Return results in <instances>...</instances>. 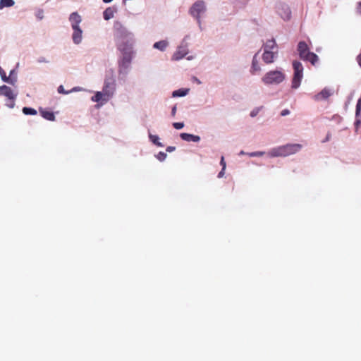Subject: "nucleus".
Here are the masks:
<instances>
[{
  "instance_id": "f257e3e1",
  "label": "nucleus",
  "mask_w": 361,
  "mask_h": 361,
  "mask_svg": "<svg viewBox=\"0 0 361 361\" xmlns=\"http://www.w3.org/2000/svg\"><path fill=\"white\" fill-rule=\"evenodd\" d=\"M116 30V35L121 39L118 44V49L121 52L122 59L120 66L126 68L131 62L134 52L133 45L134 43L133 35L128 32L118 23H114V30ZM116 33L114 32V35Z\"/></svg>"
},
{
  "instance_id": "f03ea898",
  "label": "nucleus",
  "mask_w": 361,
  "mask_h": 361,
  "mask_svg": "<svg viewBox=\"0 0 361 361\" xmlns=\"http://www.w3.org/2000/svg\"><path fill=\"white\" fill-rule=\"evenodd\" d=\"M302 147L300 144H287L272 148L268 152V155L270 157H288L298 152Z\"/></svg>"
},
{
  "instance_id": "7ed1b4c3",
  "label": "nucleus",
  "mask_w": 361,
  "mask_h": 361,
  "mask_svg": "<svg viewBox=\"0 0 361 361\" xmlns=\"http://www.w3.org/2000/svg\"><path fill=\"white\" fill-rule=\"evenodd\" d=\"M297 51L302 60L310 62L312 66H315L319 61L318 56L310 51L307 43L304 41H301L298 43Z\"/></svg>"
},
{
  "instance_id": "20e7f679",
  "label": "nucleus",
  "mask_w": 361,
  "mask_h": 361,
  "mask_svg": "<svg viewBox=\"0 0 361 361\" xmlns=\"http://www.w3.org/2000/svg\"><path fill=\"white\" fill-rule=\"evenodd\" d=\"M207 11L206 3L202 0L195 1L189 9V14L192 16L197 21L200 30H202V15Z\"/></svg>"
},
{
  "instance_id": "39448f33",
  "label": "nucleus",
  "mask_w": 361,
  "mask_h": 361,
  "mask_svg": "<svg viewBox=\"0 0 361 361\" xmlns=\"http://www.w3.org/2000/svg\"><path fill=\"white\" fill-rule=\"evenodd\" d=\"M276 13L285 21L291 18V10L288 4L284 1H279L275 4Z\"/></svg>"
},
{
  "instance_id": "423d86ee",
  "label": "nucleus",
  "mask_w": 361,
  "mask_h": 361,
  "mask_svg": "<svg viewBox=\"0 0 361 361\" xmlns=\"http://www.w3.org/2000/svg\"><path fill=\"white\" fill-rule=\"evenodd\" d=\"M265 84H279L284 80L283 74L279 71H271L263 78Z\"/></svg>"
},
{
  "instance_id": "0eeeda50",
  "label": "nucleus",
  "mask_w": 361,
  "mask_h": 361,
  "mask_svg": "<svg viewBox=\"0 0 361 361\" xmlns=\"http://www.w3.org/2000/svg\"><path fill=\"white\" fill-rule=\"evenodd\" d=\"M0 94L6 97L9 100H11V104H7L9 108H13L15 106V99L16 95L13 92L11 87L6 85H2L0 87Z\"/></svg>"
},
{
  "instance_id": "6e6552de",
  "label": "nucleus",
  "mask_w": 361,
  "mask_h": 361,
  "mask_svg": "<svg viewBox=\"0 0 361 361\" xmlns=\"http://www.w3.org/2000/svg\"><path fill=\"white\" fill-rule=\"evenodd\" d=\"M109 94L107 93L106 90L104 89L103 92H97L96 94L92 97V101L99 103V105H103L109 99Z\"/></svg>"
},
{
  "instance_id": "1a4fd4ad",
  "label": "nucleus",
  "mask_w": 361,
  "mask_h": 361,
  "mask_svg": "<svg viewBox=\"0 0 361 361\" xmlns=\"http://www.w3.org/2000/svg\"><path fill=\"white\" fill-rule=\"evenodd\" d=\"M15 69H11L10 71V74L8 76H6V74L4 69H0V75L1 77V79L9 84L14 85V83L16 82L17 76Z\"/></svg>"
},
{
  "instance_id": "9d476101",
  "label": "nucleus",
  "mask_w": 361,
  "mask_h": 361,
  "mask_svg": "<svg viewBox=\"0 0 361 361\" xmlns=\"http://www.w3.org/2000/svg\"><path fill=\"white\" fill-rule=\"evenodd\" d=\"M188 53V49L186 45H180L177 50L174 52L172 60L178 61L182 59Z\"/></svg>"
},
{
  "instance_id": "9b49d317",
  "label": "nucleus",
  "mask_w": 361,
  "mask_h": 361,
  "mask_svg": "<svg viewBox=\"0 0 361 361\" xmlns=\"http://www.w3.org/2000/svg\"><path fill=\"white\" fill-rule=\"evenodd\" d=\"M334 92L328 88L324 87L321 92H319L318 94H315L313 97V99L315 101H322L327 99L329 97H331L333 94Z\"/></svg>"
},
{
  "instance_id": "f8f14e48",
  "label": "nucleus",
  "mask_w": 361,
  "mask_h": 361,
  "mask_svg": "<svg viewBox=\"0 0 361 361\" xmlns=\"http://www.w3.org/2000/svg\"><path fill=\"white\" fill-rule=\"evenodd\" d=\"M302 70L303 69H295L292 80V88L297 89L300 85V82L303 77Z\"/></svg>"
},
{
  "instance_id": "ddd939ff",
  "label": "nucleus",
  "mask_w": 361,
  "mask_h": 361,
  "mask_svg": "<svg viewBox=\"0 0 361 361\" xmlns=\"http://www.w3.org/2000/svg\"><path fill=\"white\" fill-rule=\"evenodd\" d=\"M263 49L264 51H270V52H277L278 53V46L274 39H268L263 44Z\"/></svg>"
},
{
  "instance_id": "4468645a",
  "label": "nucleus",
  "mask_w": 361,
  "mask_h": 361,
  "mask_svg": "<svg viewBox=\"0 0 361 361\" xmlns=\"http://www.w3.org/2000/svg\"><path fill=\"white\" fill-rule=\"evenodd\" d=\"M277 52L264 51L262 54V60L264 63L269 64L274 61L275 59L277 57Z\"/></svg>"
},
{
  "instance_id": "2eb2a0df",
  "label": "nucleus",
  "mask_w": 361,
  "mask_h": 361,
  "mask_svg": "<svg viewBox=\"0 0 361 361\" xmlns=\"http://www.w3.org/2000/svg\"><path fill=\"white\" fill-rule=\"evenodd\" d=\"M69 20L71 23L72 28L79 27L82 19L80 16L77 12H73L71 14Z\"/></svg>"
},
{
  "instance_id": "dca6fc26",
  "label": "nucleus",
  "mask_w": 361,
  "mask_h": 361,
  "mask_svg": "<svg viewBox=\"0 0 361 361\" xmlns=\"http://www.w3.org/2000/svg\"><path fill=\"white\" fill-rule=\"evenodd\" d=\"M73 41L75 44H78L81 42L82 38V31L80 27L73 28Z\"/></svg>"
},
{
  "instance_id": "f3484780",
  "label": "nucleus",
  "mask_w": 361,
  "mask_h": 361,
  "mask_svg": "<svg viewBox=\"0 0 361 361\" xmlns=\"http://www.w3.org/2000/svg\"><path fill=\"white\" fill-rule=\"evenodd\" d=\"M182 140L187 142H197L200 140V137L198 135H195L186 133H182L180 135Z\"/></svg>"
},
{
  "instance_id": "a211bd4d",
  "label": "nucleus",
  "mask_w": 361,
  "mask_h": 361,
  "mask_svg": "<svg viewBox=\"0 0 361 361\" xmlns=\"http://www.w3.org/2000/svg\"><path fill=\"white\" fill-rule=\"evenodd\" d=\"M169 46V42L167 40H161L155 42L153 44V48L164 51Z\"/></svg>"
},
{
  "instance_id": "6ab92c4d",
  "label": "nucleus",
  "mask_w": 361,
  "mask_h": 361,
  "mask_svg": "<svg viewBox=\"0 0 361 361\" xmlns=\"http://www.w3.org/2000/svg\"><path fill=\"white\" fill-rule=\"evenodd\" d=\"M40 114L44 118L48 121H53L55 120V116L52 111L47 110H40Z\"/></svg>"
},
{
  "instance_id": "aec40b11",
  "label": "nucleus",
  "mask_w": 361,
  "mask_h": 361,
  "mask_svg": "<svg viewBox=\"0 0 361 361\" xmlns=\"http://www.w3.org/2000/svg\"><path fill=\"white\" fill-rule=\"evenodd\" d=\"M189 92V89H179L178 90L173 91L172 93V96L173 97H183L185 96Z\"/></svg>"
},
{
  "instance_id": "412c9836",
  "label": "nucleus",
  "mask_w": 361,
  "mask_h": 361,
  "mask_svg": "<svg viewBox=\"0 0 361 361\" xmlns=\"http://www.w3.org/2000/svg\"><path fill=\"white\" fill-rule=\"evenodd\" d=\"M15 4L13 0H0V9L4 7H11Z\"/></svg>"
},
{
  "instance_id": "4be33fe9",
  "label": "nucleus",
  "mask_w": 361,
  "mask_h": 361,
  "mask_svg": "<svg viewBox=\"0 0 361 361\" xmlns=\"http://www.w3.org/2000/svg\"><path fill=\"white\" fill-rule=\"evenodd\" d=\"M104 18L106 20H109L111 18H113V9L110 7L107 8L103 13Z\"/></svg>"
},
{
  "instance_id": "5701e85b",
  "label": "nucleus",
  "mask_w": 361,
  "mask_h": 361,
  "mask_svg": "<svg viewBox=\"0 0 361 361\" xmlns=\"http://www.w3.org/2000/svg\"><path fill=\"white\" fill-rule=\"evenodd\" d=\"M149 140L154 144L156 145L158 147H163V145L162 143H161L159 140V137L157 135H152L151 133H149Z\"/></svg>"
},
{
  "instance_id": "b1692460",
  "label": "nucleus",
  "mask_w": 361,
  "mask_h": 361,
  "mask_svg": "<svg viewBox=\"0 0 361 361\" xmlns=\"http://www.w3.org/2000/svg\"><path fill=\"white\" fill-rule=\"evenodd\" d=\"M23 112L25 115H35L37 114V111L35 109L30 107H23Z\"/></svg>"
},
{
  "instance_id": "393cba45",
  "label": "nucleus",
  "mask_w": 361,
  "mask_h": 361,
  "mask_svg": "<svg viewBox=\"0 0 361 361\" xmlns=\"http://www.w3.org/2000/svg\"><path fill=\"white\" fill-rule=\"evenodd\" d=\"M167 155L165 152H159L157 155L156 157L158 160L160 161H163L166 158Z\"/></svg>"
},
{
  "instance_id": "a878e982",
  "label": "nucleus",
  "mask_w": 361,
  "mask_h": 361,
  "mask_svg": "<svg viewBox=\"0 0 361 361\" xmlns=\"http://www.w3.org/2000/svg\"><path fill=\"white\" fill-rule=\"evenodd\" d=\"M262 107H258V108H255L251 112H250V116L251 117H255L259 111H260V109H262Z\"/></svg>"
},
{
  "instance_id": "bb28decb",
  "label": "nucleus",
  "mask_w": 361,
  "mask_h": 361,
  "mask_svg": "<svg viewBox=\"0 0 361 361\" xmlns=\"http://www.w3.org/2000/svg\"><path fill=\"white\" fill-rule=\"evenodd\" d=\"M173 126L176 128V129H181L184 127V123H180V122H176V123H173Z\"/></svg>"
},
{
  "instance_id": "cd10ccee",
  "label": "nucleus",
  "mask_w": 361,
  "mask_h": 361,
  "mask_svg": "<svg viewBox=\"0 0 361 361\" xmlns=\"http://www.w3.org/2000/svg\"><path fill=\"white\" fill-rule=\"evenodd\" d=\"M58 92L60 93V94H67L68 93H70L69 91H66L63 88V85H60L59 87H58Z\"/></svg>"
},
{
  "instance_id": "c85d7f7f",
  "label": "nucleus",
  "mask_w": 361,
  "mask_h": 361,
  "mask_svg": "<svg viewBox=\"0 0 361 361\" xmlns=\"http://www.w3.org/2000/svg\"><path fill=\"white\" fill-rule=\"evenodd\" d=\"M361 110V97L359 98L356 105V114H358Z\"/></svg>"
},
{
  "instance_id": "c756f323",
  "label": "nucleus",
  "mask_w": 361,
  "mask_h": 361,
  "mask_svg": "<svg viewBox=\"0 0 361 361\" xmlns=\"http://www.w3.org/2000/svg\"><path fill=\"white\" fill-rule=\"evenodd\" d=\"M302 64L300 61H293V68H301Z\"/></svg>"
},
{
  "instance_id": "7c9ffc66",
  "label": "nucleus",
  "mask_w": 361,
  "mask_h": 361,
  "mask_svg": "<svg viewBox=\"0 0 361 361\" xmlns=\"http://www.w3.org/2000/svg\"><path fill=\"white\" fill-rule=\"evenodd\" d=\"M220 164L222 166L223 171L226 169V161L224 160V157H221Z\"/></svg>"
},
{
  "instance_id": "2f4dec72",
  "label": "nucleus",
  "mask_w": 361,
  "mask_h": 361,
  "mask_svg": "<svg viewBox=\"0 0 361 361\" xmlns=\"http://www.w3.org/2000/svg\"><path fill=\"white\" fill-rule=\"evenodd\" d=\"M264 154V152H256L251 154V156L252 157H259L262 156Z\"/></svg>"
},
{
  "instance_id": "473e14b6",
  "label": "nucleus",
  "mask_w": 361,
  "mask_h": 361,
  "mask_svg": "<svg viewBox=\"0 0 361 361\" xmlns=\"http://www.w3.org/2000/svg\"><path fill=\"white\" fill-rule=\"evenodd\" d=\"M356 11L357 13L361 14V1L357 3Z\"/></svg>"
},
{
  "instance_id": "72a5a7b5",
  "label": "nucleus",
  "mask_w": 361,
  "mask_h": 361,
  "mask_svg": "<svg viewBox=\"0 0 361 361\" xmlns=\"http://www.w3.org/2000/svg\"><path fill=\"white\" fill-rule=\"evenodd\" d=\"M257 62V54H255L253 57L252 68H256Z\"/></svg>"
},
{
  "instance_id": "f704fd0d",
  "label": "nucleus",
  "mask_w": 361,
  "mask_h": 361,
  "mask_svg": "<svg viewBox=\"0 0 361 361\" xmlns=\"http://www.w3.org/2000/svg\"><path fill=\"white\" fill-rule=\"evenodd\" d=\"M290 114V111L288 109H284L281 112V116H285Z\"/></svg>"
},
{
  "instance_id": "c9c22d12",
  "label": "nucleus",
  "mask_w": 361,
  "mask_h": 361,
  "mask_svg": "<svg viewBox=\"0 0 361 361\" xmlns=\"http://www.w3.org/2000/svg\"><path fill=\"white\" fill-rule=\"evenodd\" d=\"M37 16L38 18H39L40 20L43 18V11L42 10H40L38 11L37 14Z\"/></svg>"
},
{
  "instance_id": "e433bc0d",
  "label": "nucleus",
  "mask_w": 361,
  "mask_h": 361,
  "mask_svg": "<svg viewBox=\"0 0 361 361\" xmlns=\"http://www.w3.org/2000/svg\"><path fill=\"white\" fill-rule=\"evenodd\" d=\"M175 149H176L175 147H173V146H169L166 148V152H171L174 151Z\"/></svg>"
},
{
  "instance_id": "4c0bfd02",
  "label": "nucleus",
  "mask_w": 361,
  "mask_h": 361,
  "mask_svg": "<svg viewBox=\"0 0 361 361\" xmlns=\"http://www.w3.org/2000/svg\"><path fill=\"white\" fill-rule=\"evenodd\" d=\"M82 90V88L80 87H73L71 90H70L69 92H78V91H80Z\"/></svg>"
},
{
  "instance_id": "58836bf2",
  "label": "nucleus",
  "mask_w": 361,
  "mask_h": 361,
  "mask_svg": "<svg viewBox=\"0 0 361 361\" xmlns=\"http://www.w3.org/2000/svg\"><path fill=\"white\" fill-rule=\"evenodd\" d=\"M357 61L359 66L361 67V53L357 56Z\"/></svg>"
},
{
  "instance_id": "ea45409f",
  "label": "nucleus",
  "mask_w": 361,
  "mask_h": 361,
  "mask_svg": "<svg viewBox=\"0 0 361 361\" xmlns=\"http://www.w3.org/2000/svg\"><path fill=\"white\" fill-rule=\"evenodd\" d=\"M224 175V171H223V169H222L221 171L218 174V178H221V177H223Z\"/></svg>"
},
{
  "instance_id": "a19ab883",
  "label": "nucleus",
  "mask_w": 361,
  "mask_h": 361,
  "mask_svg": "<svg viewBox=\"0 0 361 361\" xmlns=\"http://www.w3.org/2000/svg\"><path fill=\"white\" fill-rule=\"evenodd\" d=\"M176 113V106H174L172 108L171 114H172V115H173V116H175Z\"/></svg>"
},
{
  "instance_id": "79ce46f5",
  "label": "nucleus",
  "mask_w": 361,
  "mask_h": 361,
  "mask_svg": "<svg viewBox=\"0 0 361 361\" xmlns=\"http://www.w3.org/2000/svg\"><path fill=\"white\" fill-rule=\"evenodd\" d=\"M193 80H194L195 81H196L198 84H200V83H201V82H200V81L197 78H195V77H194V78H193Z\"/></svg>"
},
{
  "instance_id": "37998d69",
  "label": "nucleus",
  "mask_w": 361,
  "mask_h": 361,
  "mask_svg": "<svg viewBox=\"0 0 361 361\" xmlns=\"http://www.w3.org/2000/svg\"><path fill=\"white\" fill-rule=\"evenodd\" d=\"M112 0H103L104 2L105 3H109V2H111Z\"/></svg>"
},
{
  "instance_id": "c03bdc74",
  "label": "nucleus",
  "mask_w": 361,
  "mask_h": 361,
  "mask_svg": "<svg viewBox=\"0 0 361 361\" xmlns=\"http://www.w3.org/2000/svg\"><path fill=\"white\" fill-rule=\"evenodd\" d=\"M327 140H329V135H327L325 141H327Z\"/></svg>"
},
{
  "instance_id": "a18cd8bd",
  "label": "nucleus",
  "mask_w": 361,
  "mask_h": 361,
  "mask_svg": "<svg viewBox=\"0 0 361 361\" xmlns=\"http://www.w3.org/2000/svg\"><path fill=\"white\" fill-rule=\"evenodd\" d=\"M192 59V57L189 56L188 57V59L190 60Z\"/></svg>"
}]
</instances>
